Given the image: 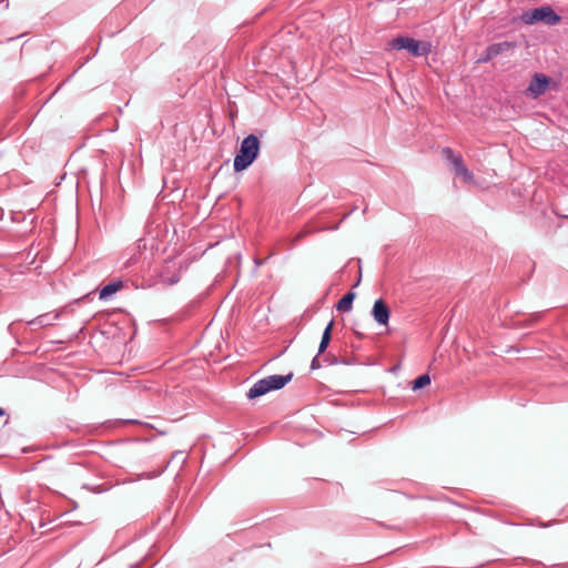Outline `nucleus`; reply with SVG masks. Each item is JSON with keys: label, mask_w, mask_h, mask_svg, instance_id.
Wrapping results in <instances>:
<instances>
[{"label": "nucleus", "mask_w": 568, "mask_h": 568, "mask_svg": "<svg viewBox=\"0 0 568 568\" xmlns=\"http://www.w3.org/2000/svg\"><path fill=\"white\" fill-rule=\"evenodd\" d=\"M260 151V140L256 135L250 134L243 139L240 151L234 158V171L241 172L247 169L257 158Z\"/></svg>", "instance_id": "obj_1"}, {"label": "nucleus", "mask_w": 568, "mask_h": 568, "mask_svg": "<svg viewBox=\"0 0 568 568\" xmlns=\"http://www.w3.org/2000/svg\"><path fill=\"white\" fill-rule=\"evenodd\" d=\"M293 378V373L286 375H270L254 383L247 392V397L254 399L268 393L283 388Z\"/></svg>", "instance_id": "obj_2"}, {"label": "nucleus", "mask_w": 568, "mask_h": 568, "mask_svg": "<svg viewBox=\"0 0 568 568\" xmlns=\"http://www.w3.org/2000/svg\"><path fill=\"white\" fill-rule=\"evenodd\" d=\"M386 50H406L410 55L418 58L427 55L432 51V44L427 41L399 36L387 43Z\"/></svg>", "instance_id": "obj_3"}, {"label": "nucleus", "mask_w": 568, "mask_h": 568, "mask_svg": "<svg viewBox=\"0 0 568 568\" xmlns=\"http://www.w3.org/2000/svg\"><path fill=\"white\" fill-rule=\"evenodd\" d=\"M560 19L561 18L551 9L550 6H541L539 8L526 10L520 17V20L525 24L544 22L547 26H555L560 21Z\"/></svg>", "instance_id": "obj_4"}, {"label": "nucleus", "mask_w": 568, "mask_h": 568, "mask_svg": "<svg viewBox=\"0 0 568 568\" xmlns=\"http://www.w3.org/2000/svg\"><path fill=\"white\" fill-rule=\"evenodd\" d=\"M442 154L453 166L456 176L462 178L466 183H473V173L464 165L460 154H456L450 148H444Z\"/></svg>", "instance_id": "obj_5"}, {"label": "nucleus", "mask_w": 568, "mask_h": 568, "mask_svg": "<svg viewBox=\"0 0 568 568\" xmlns=\"http://www.w3.org/2000/svg\"><path fill=\"white\" fill-rule=\"evenodd\" d=\"M549 83L550 79L547 75L542 73H535L527 88V95L532 99L539 98L546 92Z\"/></svg>", "instance_id": "obj_6"}, {"label": "nucleus", "mask_w": 568, "mask_h": 568, "mask_svg": "<svg viewBox=\"0 0 568 568\" xmlns=\"http://www.w3.org/2000/svg\"><path fill=\"white\" fill-rule=\"evenodd\" d=\"M68 311V307L62 308L59 312L55 313H44L36 318L28 322V324L33 328H41L45 326L52 325L55 321L60 318V315Z\"/></svg>", "instance_id": "obj_7"}, {"label": "nucleus", "mask_w": 568, "mask_h": 568, "mask_svg": "<svg viewBox=\"0 0 568 568\" xmlns=\"http://www.w3.org/2000/svg\"><path fill=\"white\" fill-rule=\"evenodd\" d=\"M372 315L377 324H388L390 311L387 304L382 298L375 301L372 310Z\"/></svg>", "instance_id": "obj_8"}, {"label": "nucleus", "mask_w": 568, "mask_h": 568, "mask_svg": "<svg viewBox=\"0 0 568 568\" xmlns=\"http://www.w3.org/2000/svg\"><path fill=\"white\" fill-rule=\"evenodd\" d=\"M123 288V282L121 280L113 281L105 286H103L99 292V298L106 301L110 298L113 294L121 291Z\"/></svg>", "instance_id": "obj_9"}, {"label": "nucleus", "mask_w": 568, "mask_h": 568, "mask_svg": "<svg viewBox=\"0 0 568 568\" xmlns=\"http://www.w3.org/2000/svg\"><path fill=\"white\" fill-rule=\"evenodd\" d=\"M354 298H355V293L348 292L338 301L336 308L339 312H344V313L349 312L352 310Z\"/></svg>", "instance_id": "obj_10"}, {"label": "nucleus", "mask_w": 568, "mask_h": 568, "mask_svg": "<svg viewBox=\"0 0 568 568\" xmlns=\"http://www.w3.org/2000/svg\"><path fill=\"white\" fill-rule=\"evenodd\" d=\"M332 328H333V321H331L328 323V325L325 327V329L323 332L322 339H321V343L318 346L317 356L326 351V348L331 342Z\"/></svg>", "instance_id": "obj_11"}, {"label": "nucleus", "mask_w": 568, "mask_h": 568, "mask_svg": "<svg viewBox=\"0 0 568 568\" xmlns=\"http://www.w3.org/2000/svg\"><path fill=\"white\" fill-rule=\"evenodd\" d=\"M514 45L513 43L508 41L493 43L488 47L490 55H494L495 58L499 55L500 53L511 49Z\"/></svg>", "instance_id": "obj_12"}, {"label": "nucleus", "mask_w": 568, "mask_h": 568, "mask_svg": "<svg viewBox=\"0 0 568 568\" xmlns=\"http://www.w3.org/2000/svg\"><path fill=\"white\" fill-rule=\"evenodd\" d=\"M181 278L180 271L174 272L173 274H170L168 270H164L161 273V282L166 285H174L179 283Z\"/></svg>", "instance_id": "obj_13"}, {"label": "nucleus", "mask_w": 568, "mask_h": 568, "mask_svg": "<svg viewBox=\"0 0 568 568\" xmlns=\"http://www.w3.org/2000/svg\"><path fill=\"white\" fill-rule=\"evenodd\" d=\"M430 384V377L428 374H423L418 376L415 381L412 383V389L418 390L427 385Z\"/></svg>", "instance_id": "obj_14"}, {"label": "nucleus", "mask_w": 568, "mask_h": 568, "mask_svg": "<svg viewBox=\"0 0 568 568\" xmlns=\"http://www.w3.org/2000/svg\"><path fill=\"white\" fill-rule=\"evenodd\" d=\"M139 258H140V253L136 251L125 261V263L123 264V267L128 268V267L134 265L139 261Z\"/></svg>", "instance_id": "obj_15"}, {"label": "nucleus", "mask_w": 568, "mask_h": 568, "mask_svg": "<svg viewBox=\"0 0 568 568\" xmlns=\"http://www.w3.org/2000/svg\"><path fill=\"white\" fill-rule=\"evenodd\" d=\"M494 58L495 57L490 55L489 49L487 48L485 51V54L479 59V62H488V61L493 60Z\"/></svg>", "instance_id": "obj_16"}, {"label": "nucleus", "mask_w": 568, "mask_h": 568, "mask_svg": "<svg viewBox=\"0 0 568 568\" xmlns=\"http://www.w3.org/2000/svg\"><path fill=\"white\" fill-rule=\"evenodd\" d=\"M320 367H321V364H320V361H318V356L316 355V356L313 358L312 363H311V368H312V369H317V368H320Z\"/></svg>", "instance_id": "obj_17"}, {"label": "nucleus", "mask_w": 568, "mask_h": 568, "mask_svg": "<svg viewBox=\"0 0 568 568\" xmlns=\"http://www.w3.org/2000/svg\"><path fill=\"white\" fill-rule=\"evenodd\" d=\"M6 416V410L0 407V417Z\"/></svg>", "instance_id": "obj_18"}, {"label": "nucleus", "mask_w": 568, "mask_h": 568, "mask_svg": "<svg viewBox=\"0 0 568 568\" xmlns=\"http://www.w3.org/2000/svg\"><path fill=\"white\" fill-rule=\"evenodd\" d=\"M139 426H145V427H149V426H152L151 424L149 423H140Z\"/></svg>", "instance_id": "obj_19"}]
</instances>
